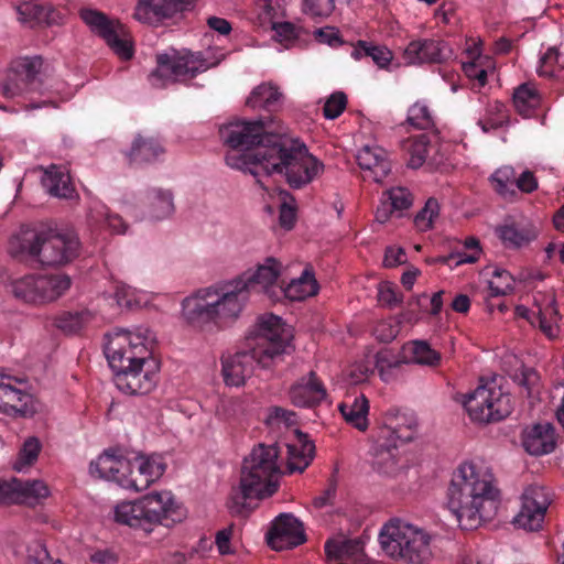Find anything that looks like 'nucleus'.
<instances>
[{
    "label": "nucleus",
    "mask_w": 564,
    "mask_h": 564,
    "mask_svg": "<svg viewBox=\"0 0 564 564\" xmlns=\"http://www.w3.org/2000/svg\"><path fill=\"white\" fill-rule=\"evenodd\" d=\"M347 106V96L343 91L332 94L324 105V116L327 119H336Z\"/></svg>",
    "instance_id": "50"
},
{
    "label": "nucleus",
    "mask_w": 564,
    "mask_h": 564,
    "mask_svg": "<svg viewBox=\"0 0 564 564\" xmlns=\"http://www.w3.org/2000/svg\"><path fill=\"white\" fill-rule=\"evenodd\" d=\"M280 262L269 257L253 273H243L237 280L218 288L197 291L183 301V316L186 323L199 330L223 329L234 324L240 316L250 290L260 288L271 300L278 291Z\"/></svg>",
    "instance_id": "2"
},
{
    "label": "nucleus",
    "mask_w": 564,
    "mask_h": 564,
    "mask_svg": "<svg viewBox=\"0 0 564 564\" xmlns=\"http://www.w3.org/2000/svg\"><path fill=\"white\" fill-rule=\"evenodd\" d=\"M280 451L276 444H258L245 457L238 486L231 488L227 508L231 516L246 518L252 511L249 500L271 497L279 487L276 475Z\"/></svg>",
    "instance_id": "5"
},
{
    "label": "nucleus",
    "mask_w": 564,
    "mask_h": 564,
    "mask_svg": "<svg viewBox=\"0 0 564 564\" xmlns=\"http://www.w3.org/2000/svg\"><path fill=\"white\" fill-rule=\"evenodd\" d=\"M488 470H477L474 464H463L454 474L447 491V508L463 530L477 529L491 520L500 506V490Z\"/></svg>",
    "instance_id": "3"
},
{
    "label": "nucleus",
    "mask_w": 564,
    "mask_h": 564,
    "mask_svg": "<svg viewBox=\"0 0 564 564\" xmlns=\"http://www.w3.org/2000/svg\"><path fill=\"white\" fill-rule=\"evenodd\" d=\"M42 183L48 194L54 197L72 199L77 196L69 173L56 165H51L44 171Z\"/></svg>",
    "instance_id": "28"
},
{
    "label": "nucleus",
    "mask_w": 564,
    "mask_h": 564,
    "mask_svg": "<svg viewBox=\"0 0 564 564\" xmlns=\"http://www.w3.org/2000/svg\"><path fill=\"white\" fill-rule=\"evenodd\" d=\"M494 276L500 280V284H495V282L489 281L488 286L491 296H501L513 291L514 279L507 270L496 269Z\"/></svg>",
    "instance_id": "49"
},
{
    "label": "nucleus",
    "mask_w": 564,
    "mask_h": 564,
    "mask_svg": "<svg viewBox=\"0 0 564 564\" xmlns=\"http://www.w3.org/2000/svg\"><path fill=\"white\" fill-rule=\"evenodd\" d=\"M451 51L443 41H412L405 47L403 57L406 64L443 63Z\"/></svg>",
    "instance_id": "19"
},
{
    "label": "nucleus",
    "mask_w": 564,
    "mask_h": 564,
    "mask_svg": "<svg viewBox=\"0 0 564 564\" xmlns=\"http://www.w3.org/2000/svg\"><path fill=\"white\" fill-rule=\"evenodd\" d=\"M130 332L126 329H118L115 332L113 337L109 340V343L105 346V354L110 364V347H115L119 349V354L122 355L123 365L131 366V368L135 366H147L151 365V359L149 358V350L145 347L144 343L139 341L138 344H132V339L129 337Z\"/></svg>",
    "instance_id": "17"
},
{
    "label": "nucleus",
    "mask_w": 564,
    "mask_h": 564,
    "mask_svg": "<svg viewBox=\"0 0 564 564\" xmlns=\"http://www.w3.org/2000/svg\"><path fill=\"white\" fill-rule=\"evenodd\" d=\"M41 443L39 438L32 436L25 440L19 453V458L14 463L13 468L18 471L22 470L25 466H32L41 452Z\"/></svg>",
    "instance_id": "45"
},
{
    "label": "nucleus",
    "mask_w": 564,
    "mask_h": 564,
    "mask_svg": "<svg viewBox=\"0 0 564 564\" xmlns=\"http://www.w3.org/2000/svg\"><path fill=\"white\" fill-rule=\"evenodd\" d=\"M296 221V210L295 207L289 205L288 203H283L280 206L279 214V224L285 230H291Z\"/></svg>",
    "instance_id": "62"
},
{
    "label": "nucleus",
    "mask_w": 564,
    "mask_h": 564,
    "mask_svg": "<svg viewBox=\"0 0 564 564\" xmlns=\"http://www.w3.org/2000/svg\"><path fill=\"white\" fill-rule=\"evenodd\" d=\"M319 285L312 270L305 269L299 279L292 280L286 286L281 285L278 291L271 293V301H280L288 297L291 301H303L318 293Z\"/></svg>",
    "instance_id": "23"
},
{
    "label": "nucleus",
    "mask_w": 564,
    "mask_h": 564,
    "mask_svg": "<svg viewBox=\"0 0 564 564\" xmlns=\"http://www.w3.org/2000/svg\"><path fill=\"white\" fill-rule=\"evenodd\" d=\"M72 284V280L66 274L39 275L35 288L39 291L40 304L52 302L62 296Z\"/></svg>",
    "instance_id": "29"
},
{
    "label": "nucleus",
    "mask_w": 564,
    "mask_h": 564,
    "mask_svg": "<svg viewBox=\"0 0 564 564\" xmlns=\"http://www.w3.org/2000/svg\"><path fill=\"white\" fill-rule=\"evenodd\" d=\"M267 542L275 551L289 550L306 541L302 522L291 513H281L267 532Z\"/></svg>",
    "instance_id": "15"
},
{
    "label": "nucleus",
    "mask_w": 564,
    "mask_h": 564,
    "mask_svg": "<svg viewBox=\"0 0 564 564\" xmlns=\"http://www.w3.org/2000/svg\"><path fill=\"white\" fill-rule=\"evenodd\" d=\"M235 524L231 523L227 528L219 530L216 533L215 543L217 545L218 552L221 555L232 554L234 550L230 546V540L232 536Z\"/></svg>",
    "instance_id": "56"
},
{
    "label": "nucleus",
    "mask_w": 564,
    "mask_h": 564,
    "mask_svg": "<svg viewBox=\"0 0 564 564\" xmlns=\"http://www.w3.org/2000/svg\"><path fill=\"white\" fill-rule=\"evenodd\" d=\"M382 434L388 442L395 444L398 440L402 443H406L414 438V431H412L411 426L404 431L402 429H384L382 430Z\"/></svg>",
    "instance_id": "61"
},
{
    "label": "nucleus",
    "mask_w": 564,
    "mask_h": 564,
    "mask_svg": "<svg viewBox=\"0 0 564 564\" xmlns=\"http://www.w3.org/2000/svg\"><path fill=\"white\" fill-rule=\"evenodd\" d=\"M316 40L330 46H339L344 43L339 35V31L334 26L316 29L314 31Z\"/></svg>",
    "instance_id": "55"
},
{
    "label": "nucleus",
    "mask_w": 564,
    "mask_h": 564,
    "mask_svg": "<svg viewBox=\"0 0 564 564\" xmlns=\"http://www.w3.org/2000/svg\"><path fill=\"white\" fill-rule=\"evenodd\" d=\"M403 351L411 354L409 361L413 364L429 367H437L441 364V354L426 340H412L403 346Z\"/></svg>",
    "instance_id": "32"
},
{
    "label": "nucleus",
    "mask_w": 564,
    "mask_h": 564,
    "mask_svg": "<svg viewBox=\"0 0 564 564\" xmlns=\"http://www.w3.org/2000/svg\"><path fill=\"white\" fill-rule=\"evenodd\" d=\"M351 56L356 59L369 56L380 68H387L393 59V53L387 46L373 45L362 40L356 43Z\"/></svg>",
    "instance_id": "36"
},
{
    "label": "nucleus",
    "mask_w": 564,
    "mask_h": 564,
    "mask_svg": "<svg viewBox=\"0 0 564 564\" xmlns=\"http://www.w3.org/2000/svg\"><path fill=\"white\" fill-rule=\"evenodd\" d=\"M463 70L468 78L476 79L479 86L487 84V70L479 67L476 61L463 63Z\"/></svg>",
    "instance_id": "60"
},
{
    "label": "nucleus",
    "mask_w": 564,
    "mask_h": 564,
    "mask_svg": "<svg viewBox=\"0 0 564 564\" xmlns=\"http://www.w3.org/2000/svg\"><path fill=\"white\" fill-rule=\"evenodd\" d=\"M282 94L271 85H259L247 98L246 105L252 109L263 108L273 111L278 108Z\"/></svg>",
    "instance_id": "34"
},
{
    "label": "nucleus",
    "mask_w": 564,
    "mask_h": 564,
    "mask_svg": "<svg viewBox=\"0 0 564 564\" xmlns=\"http://www.w3.org/2000/svg\"><path fill=\"white\" fill-rule=\"evenodd\" d=\"M326 397V389L318 380L315 371H310L308 379H302L290 389V398L295 406L313 408Z\"/></svg>",
    "instance_id": "22"
},
{
    "label": "nucleus",
    "mask_w": 564,
    "mask_h": 564,
    "mask_svg": "<svg viewBox=\"0 0 564 564\" xmlns=\"http://www.w3.org/2000/svg\"><path fill=\"white\" fill-rule=\"evenodd\" d=\"M388 194L389 197L387 202L391 204L393 210H403L411 207L412 195L408 189L403 187L392 188L388 191Z\"/></svg>",
    "instance_id": "52"
},
{
    "label": "nucleus",
    "mask_w": 564,
    "mask_h": 564,
    "mask_svg": "<svg viewBox=\"0 0 564 564\" xmlns=\"http://www.w3.org/2000/svg\"><path fill=\"white\" fill-rule=\"evenodd\" d=\"M513 104L520 115L529 117L540 104L539 93L529 84H522L513 93Z\"/></svg>",
    "instance_id": "40"
},
{
    "label": "nucleus",
    "mask_w": 564,
    "mask_h": 564,
    "mask_svg": "<svg viewBox=\"0 0 564 564\" xmlns=\"http://www.w3.org/2000/svg\"><path fill=\"white\" fill-rule=\"evenodd\" d=\"M89 321L85 312H62L54 317V325L65 334H75Z\"/></svg>",
    "instance_id": "42"
},
{
    "label": "nucleus",
    "mask_w": 564,
    "mask_h": 564,
    "mask_svg": "<svg viewBox=\"0 0 564 564\" xmlns=\"http://www.w3.org/2000/svg\"><path fill=\"white\" fill-rule=\"evenodd\" d=\"M20 20L31 26L44 24L46 26L59 22V13L50 3H42L35 0L26 1L18 7Z\"/></svg>",
    "instance_id": "27"
},
{
    "label": "nucleus",
    "mask_w": 564,
    "mask_h": 564,
    "mask_svg": "<svg viewBox=\"0 0 564 564\" xmlns=\"http://www.w3.org/2000/svg\"><path fill=\"white\" fill-rule=\"evenodd\" d=\"M10 486L9 502L13 503L34 506L41 499H45L50 495L46 484L39 479L23 481L13 477L10 480Z\"/></svg>",
    "instance_id": "24"
},
{
    "label": "nucleus",
    "mask_w": 564,
    "mask_h": 564,
    "mask_svg": "<svg viewBox=\"0 0 564 564\" xmlns=\"http://www.w3.org/2000/svg\"><path fill=\"white\" fill-rule=\"evenodd\" d=\"M550 505L551 496L546 488L529 486L522 494V507L513 523L528 531L540 530Z\"/></svg>",
    "instance_id": "14"
},
{
    "label": "nucleus",
    "mask_w": 564,
    "mask_h": 564,
    "mask_svg": "<svg viewBox=\"0 0 564 564\" xmlns=\"http://www.w3.org/2000/svg\"><path fill=\"white\" fill-rule=\"evenodd\" d=\"M205 61L195 54L171 57L169 54L156 56V68L151 72L149 79L156 87H164L167 82L193 78L202 69H206Z\"/></svg>",
    "instance_id": "13"
},
{
    "label": "nucleus",
    "mask_w": 564,
    "mask_h": 564,
    "mask_svg": "<svg viewBox=\"0 0 564 564\" xmlns=\"http://www.w3.org/2000/svg\"><path fill=\"white\" fill-rule=\"evenodd\" d=\"M335 10V0H303V12L312 18H327Z\"/></svg>",
    "instance_id": "48"
},
{
    "label": "nucleus",
    "mask_w": 564,
    "mask_h": 564,
    "mask_svg": "<svg viewBox=\"0 0 564 564\" xmlns=\"http://www.w3.org/2000/svg\"><path fill=\"white\" fill-rule=\"evenodd\" d=\"M378 299L384 305L393 307L402 302L403 295L390 282H384L379 288Z\"/></svg>",
    "instance_id": "53"
},
{
    "label": "nucleus",
    "mask_w": 564,
    "mask_h": 564,
    "mask_svg": "<svg viewBox=\"0 0 564 564\" xmlns=\"http://www.w3.org/2000/svg\"><path fill=\"white\" fill-rule=\"evenodd\" d=\"M512 379L516 383L527 390L528 397L532 395L533 389L540 382V376L538 371L534 368H530L524 365H521V367L516 370V372L512 375Z\"/></svg>",
    "instance_id": "47"
},
{
    "label": "nucleus",
    "mask_w": 564,
    "mask_h": 564,
    "mask_svg": "<svg viewBox=\"0 0 564 564\" xmlns=\"http://www.w3.org/2000/svg\"><path fill=\"white\" fill-rule=\"evenodd\" d=\"M118 457L115 449L105 451L97 460L90 464V473L97 474L98 478L113 480L121 486L122 477L118 476L117 467H120L122 463H117Z\"/></svg>",
    "instance_id": "35"
},
{
    "label": "nucleus",
    "mask_w": 564,
    "mask_h": 564,
    "mask_svg": "<svg viewBox=\"0 0 564 564\" xmlns=\"http://www.w3.org/2000/svg\"><path fill=\"white\" fill-rule=\"evenodd\" d=\"M162 152L163 149L154 140L138 137L133 141L128 156L130 163L142 164L154 161Z\"/></svg>",
    "instance_id": "37"
},
{
    "label": "nucleus",
    "mask_w": 564,
    "mask_h": 564,
    "mask_svg": "<svg viewBox=\"0 0 564 564\" xmlns=\"http://www.w3.org/2000/svg\"><path fill=\"white\" fill-rule=\"evenodd\" d=\"M489 180L494 189L505 199H513L517 196V192L513 188V185H516V172L513 167L502 166L498 169Z\"/></svg>",
    "instance_id": "39"
},
{
    "label": "nucleus",
    "mask_w": 564,
    "mask_h": 564,
    "mask_svg": "<svg viewBox=\"0 0 564 564\" xmlns=\"http://www.w3.org/2000/svg\"><path fill=\"white\" fill-rule=\"evenodd\" d=\"M373 468L381 474L394 476L400 470L397 444L387 440L378 443L375 449Z\"/></svg>",
    "instance_id": "30"
},
{
    "label": "nucleus",
    "mask_w": 564,
    "mask_h": 564,
    "mask_svg": "<svg viewBox=\"0 0 564 564\" xmlns=\"http://www.w3.org/2000/svg\"><path fill=\"white\" fill-rule=\"evenodd\" d=\"M522 446L532 456H542L555 449V430L551 423H538L522 432Z\"/></svg>",
    "instance_id": "18"
},
{
    "label": "nucleus",
    "mask_w": 564,
    "mask_h": 564,
    "mask_svg": "<svg viewBox=\"0 0 564 564\" xmlns=\"http://www.w3.org/2000/svg\"><path fill=\"white\" fill-rule=\"evenodd\" d=\"M325 553L327 560L343 564L345 560H350L356 564H366L367 556L364 551V541L356 539H329L325 543Z\"/></svg>",
    "instance_id": "21"
},
{
    "label": "nucleus",
    "mask_w": 564,
    "mask_h": 564,
    "mask_svg": "<svg viewBox=\"0 0 564 564\" xmlns=\"http://www.w3.org/2000/svg\"><path fill=\"white\" fill-rule=\"evenodd\" d=\"M426 142L423 140L415 141L410 147L411 158L408 162V166L411 169H419L423 165L426 154Z\"/></svg>",
    "instance_id": "57"
},
{
    "label": "nucleus",
    "mask_w": 564,
    "mask_h": 564,
    "mask_svg": "<svg viewBox=\"0 0 564 564\" xmlns=\"http://www.w3.org/2000/svg\"><path fill=\"white\" fill-rule=\"evenodd\" d=\"M29 564H65L61 560H53L46 546L41 542H35L29 547Z\"/></svg>",
    "instance_id": "51"
},
{
    "label": "nucleus",
    "mask_w": 564,
    "mask_h": 564,
    "mask_svg": "<svg viewBox=\"0 0 564 564\" xmlns=\"http://www.w3.org/2000/svg\"><path fill=\"white\" fill-rule=\"evenodd\" d=\"M292 333L282 323L281 317L273 314L259 316L247 340H254V346L249 350H241L235 355L223 356L221 373L224 381L230 387L243 386L246 379L252 375L253 362L262 368H269L274 358L291 354Z\"/></svg>",
    "instance_id": "4"
},
{
    "label": "nucleus",
    "mask_w": 564,
    "mask_h": 564,
    "mask_svg": "<svg viewBox=\"0 0 564 564\" xmlns=\"http://www.w3.org/2000/svg\"><path fill=\"white\" fill-rule=\"evenodd\" d=\"M375 335L378 340L389 343L397 337L398 329L388 323H379L375 328Z\"/></svg>",
    "instance_id": "64"
},
{
    "label": "nucleus",
    "mask_w": 564,
    "mask_h": 564,
    "mask_svg": "<svg viewBox=\"0 0 564 564\" xmlns=\"http://www.w3.org/2000/svg\"><path fill=\"white\" fill-rule=\"evenodd\" d=\"M464 408L473 421L491 423L506 419L512 411L511 397L500 388L479 386L464 401Z\"/></svg>",
    "instance_id": "10"
},
{
    "label": "nucleus",
    "mask_w": 564,
    "mask_h": 564,
    "mask_svg": "<svg viewBox=\"0 0 564 564\" xmlns=\"http://www.w3.org/2000/svg\"><path fill=\"white\" fill-rule=\"evenodd\" d=\"M37 276H25L12 283L11 291L17 299L25 303L40 304L39 291L35 289Z\"/></svg>",
    "instance_id": "43"
},
{
    "label": "nucleus",
    "mask_w": 564,
    "mask_h": 564,
    "mask_svg": "<svg viewBox=\"0 0 564 564\" xmlns=\"http://www.w3.org/2000/svg\"><path fill=\"white\" fill-rule=\"evenodd\" d=\"M336 473L337 470H335L333 473V475L330 476V478L328 479V486L327 488L323 491V494L316 498H314L313 500V506L315 508H323L325 506H330L333 505V500L335 498V495H336V490H337V477H336Z\"/></svg>",
    "instance_id": "54"
},
{
    "label": "nucleus",
    "mask_w": 564,
    "mask_h": 564,
    "mask_svg": "<svg viewBox=\"0 0 564 564\" xmlns=\"http://www.w3.org/2000/svg\"><path fill=\"white\" fill-rule=\"evenodd\" d=\"M379 542L387 556L406 564H427L433 556L431 535L399 518L382 527Z\"/></svg>",
    "instance_id": "8"
},
{
    "label": "nucleus",
    "mask_w": 564,
    "mask_h": 564,
    "mask_svg": "<svg viewBox=\"0 0 564 564\" xmlns=\"http://www.w3.org/2000/svg\"><path fill=\"white\" fill-rule=\"evenodd\" d=\"M561 54L556 47H550L547 52L541 57L540 74L553 76V72L547 69V66L557 64L564 68V63L560 61Z\"/></svg>",
    "instance_id": "58"
},
{
    "label": "nucleus",
    "mask_w": 564,
    "mask_h": 564,
    "mask_svg": "<svg viewBox=\"0 0 564 564\" xmlns=\"http://www.w3.org/2000/svg\"><path fill=\"white\" fill-rule=\"evenodd\" d=\"M116 521L145 533L155 527L173 528L182 522L185 510L175 503L171 492H151L132 502H122L116 507Z\"/></svg>",
    "instance_id": "7"
},
{
    "label": "nucleus",
    "mask_w": 564,
    "mask_h": 564,
    "mask_svg": "<svg viewBox=\"0 0 564 564\" xmlns=\"http://www.w3.org/2000/svg\"><path fill=\"white\" fill-rule=\"evenodd\" d=\"M516 186L519 191L530 194L538 188V180L533 172L524 171L518 178L516 177Z\"/></svg>",
    "instance_id": "63"
},
{
    "label": "nucleus",
    "mask_w": 564,
    "mask_h": 564,
    "mask_svg": "<svg viewBox=\"0 0 564 564\" xmlns=\"http://www.w3.org/2000/svg\"><path fill=\"white\" fill-rule=\"evenodd\" d=\"M440 204L436 198L430 197L425 206L414 217V224L420 230H430L433 227V219L438 216Z\"/></svg>",
    "instance_id": "46"
},
{
    "label": "nucleus",
    "mask_w": 564,
    "mask_h": 564,
    "mask_svg": "<svg viewBox=\"0 0 564 564\" xmlns=\"http://www.w3.org/2000/svg\"><path fill=\"white\" fill-rule=\"evenodd\" d=\"M406 262L403 248L387 247L384 252L383 265L393 268Z\"/></svg>",
    "instance_id": "59"
},
{
    "label": "nucleus",
    "mask_w": 564,
    "mask_h": 564,
    "mask_svg": "<svg viewBox=\"0 0 564 564\" xmlns=\"http://www.w3.org/2000/svg\"><path fill=\"white\" fill-rule=\"evenodd\" d=\"M294 434L297 444H288V469L290 473H303L315 456V444L297 429Z\"/></svg>",
    "instance_id": "25"
},
{
    "label": "nucleus",
    "mask_w": 564,
    "mask_h": 564,
    "mask_svg": "<svg viewBox=\"0 0 564 564\" xmlns=\"http://www.w3.org/2000/svg\"><path fill=\"white\" fill-rule=\"evenodd\" d=\"M270 119L236 120L219 129L220 138L239 156H227L232 166L257 176L259 170L267 175L284 174L292 188H301L323 171L324 165L308 153L304 143L270 129Z\"/></svg>",
    "instance_id": "1"
},
{
    "label": "nucleus",
    "mask_w": 564,
    "mask_h": 564,
    "mask_svg": "<svg viewBox=\"0 0 564 564\" xmlns=\"http://www.w3.org/2000/svg\"><path fill=\"white\" fill-rule=\"evenodd\" d=\"M196 0H138L134 19L143 23L160 22L189 10Z\"/></svg>",
    "instance_id": "16"
},
{
    "label": "nucleus",
    "mask_w": 564,
    "mask_h": 564,
    "mask_svg": "<svg viewBox=\"0 0 564 564\" xmlns=\"http://www.w3.org/2000/svg\"><path fill=\"white\" fill-rule=\"evenodd\" d=\"M0 411L12 416L26 417L35 413L31 394L0 382Z\"/></svg>",
    "instance_id": "20"
},
{
    "label": "nucleus",
    "mask_w": 564,
    "mask_h": 564,
    "mask_svg": "<svg viewBox=\"0 0 564 564\" xmlns=\"http://www.w3.org/2000/svg\"><path fill=\"white\" fill-rule=\"evenodd\" d=\"M496 231L503 243L514 248H520L536 238L532 227L519 228L514 224L499 226Z\"/></svg>",
    "instance_id": "38"
},
{
    "label": "nucleus",
    "mask_w": 564,
    "mask_h": 564,
    "mask_svg": "<svg viewBox=\"0 0 564 564\" xmlns=\"http://www.w3.org/2000/svg\"><path fill=\"white\" fill-rule=\"evenodd\" d=\"M132 467L139 470V478H133L129 480H127L126 478H121V487L127 489H133L135 491L144 490L155 479L152 470L154 464L142 455L134 456L132 458Z\"/></svg>",
    "instance_id": "33"
},
{
    "label": "nucleus",
    "mask_w": 564,
    "mask_h": 564,
    "mask_svg": "<svg viewBox=\"0 0 564 564\" xmlns=\"http://www.w3.org/2000/svg\"><path fill=\"white\" fill-rule=\"evenodd\" d=\"M43 66L41 56L21 57L11 62L0 77V93L7 98H14L35 90L41 82L39 74Z\"/></svg>",
    "instance_id": "12"
},
{
    "label": "nucleus",
    "mask_w": 564,
    "mask_h": 564,
    "mask_svg": "<svg viewBox=\"0 0 564 564\" xmlns=\"http://www.w3.org/2000/svg\"><path fill=\"white\" fill-rule=\"evenodd\" d=\"M78 237L53 228L24 229L10 239L9 252L22 259L30 257L42 265L59 267L72 262L79 254Z\"/></svg>",
    "instance_id": "6"
},
{
    "label": "nucleus",
    "mask_w": 564,
    "mask_h": 564,
    "mask_svg": "<svg viewBox=\"0 0 564 564\" xmlns=\"http://www.w3.org/2000/svg\"><path fill=\"white\" fill-rule=\"evenodd\" d=\"M110 367L115 371V383L117 388L131 395L147 394L151 392L158 381L159 362L151 358V365L131 366L123 365V357L119 354V349L109 348Z\"/></svg>",
    "instance_id": "11"
},
{
    "label": "nucleus",
    "mask_w": 564,
    "mask_h": 564,
    "mask_svg": "<svg viewBox=\"0 0 564 564\" xmlns=\"http://www.w3.org/2000/svg\"><path fill=\"white\" fill-rule=\"evenodd\" d=\"M174 210V204L171 192L162 189L154 191L150 196L149 213L155 220L170 216Z\"/></svg>",
    "instance_id": "41"
},
{
    "label": "nucleus",
    "mask_w": 564,
    "mask_h": 564,
    "mask_svg": "<svg viewBox=\"0 0 564 564\" xmlns=\"http://www.w3.org/2000/svg\"><path fill=\"white\" fill-rule=\"evenodd\" d=\"M338 409L348 424L360 432H365L368 429L369 401L364 394L355 398L351 404L340 403Z\"/></svg>",
    "instance_id": "31"
},
{
    "label": "nucleus",
    "mask_w": 564,
    "mask_h": 564,
    "mask_svg": "<svg viewBox=\"0 0 564 564\" xmlns=\"http://www.w3.org/2000/svg\"><path fill=\"white\" fill-rule=\"evenodd\" d=\"M357 162L360 169L370 173L369 177L376 183H381L391 171V163L381 148H362L357 155Z\"/></svg>",
    "instance_id": "26"
},
{
    "label": "nucleus",
    "mask_w": 564,
    "mask_h": 564,
    "mask_svg": "<svg viewBox=\"0 0 564 564\" xmlns=\"http://www.w3.org/2000/svg\"><path fill=\"white\" fill-rule=\"evenodd\" d=\"M272 30L274 31V39L285 48L293 46L304 32L302 26H296L292 22H274Z\"/></svg>",
    "instance_id": "44"
},
{
    "label": "nucleus",
    "mask_w": 564,
    "mask_h": 564,
    "mask_svg": "<svg viewBox=\"0 0 564 564\" xmlns=\"http://www.w3.org/2000/svg\"><path fill=\"white\" fill-rule=\"evenodd\" d=\"M79 15L91 32L104 39L119 58L130 61L133 57L132 37L119 20L110 19L104 12L94 9H82Z\"/></svg>",
    "instance_id": "9"
}]
</instances>
